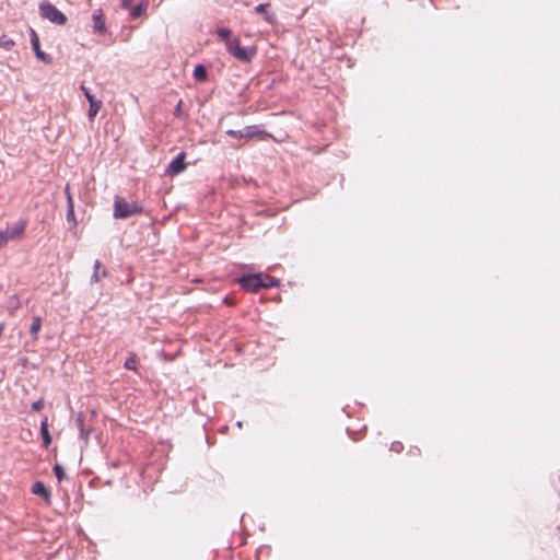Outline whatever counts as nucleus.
Instances as JSON below:
<instances>
[{
    "instance_id": "nucleus-1",
    "label": "nucleus",
    "mask_w": 560,
    "mask_h": 560,
    "mask_svg": "<svg viewBox=\"0 0 560 560\" xmlns=\"http://www.w3.org/2000/svg\"><path fill=\"white\" fill-rule=\"evenodd\" d=\"M242 289L249 292H257L260 289H267L278 285V280L265 273H254L243 276L238 279Z\"/></svg>"
},
{
    "instance_id": "nucleus-2",
    "label": "nucleus",
    "mask_w": 560,
    "mask_h": 560,
    "mask_svg": "<svg viewBox=\"0 0 560 560\" xmlns=\"http://www.w3.org/2000/svg\"><path fill=\"white\" fill-rule=\"evenodd\" d=\"M137 202H127L122 197L116 196L114 200V218L126 219L142 212Z\"/></svg>"
},
{
    "instance_id": "nucleus-3",
    "label": "nucleus",
    "mask_w": 560,
    "mask_h": 560,
    "mask_svg": "<svg viewBox=\"0 0 560 560\" xmlns=\"http://www.w3.org/2000/svg\"><path fill=\"white\" fill-rule=\"evenodd\" d=\"M225 48L235 59L242 62H249L256 55V48L241 47L238 38L234 37L225 44Z\"/></svg>"
},
{
    "instance_id": "nucleus-4",
    "label": "nucleus",
    "mask_w": 560,
    "mask_h": 560,
    "mask_svg": "<svg viewBox=\"0 0 560 560\" xmlns=\"http://www.w3.org/2000/svg\"><path fill=\"white\" fill-rule=\"evenodd\" d=\"M39 12L44 19L54 24L65 25L67 23V16L48 1L39 3Z\"/></svg>"
},
{
    "instance_id": "nucleus-5",
    "label": "nucleus",
    "mask_w": 560,
    "mask_h": 560,
    "mask_svg": "<svg viewBox=\"0 0 560 560\" xmlns=\"http://www.w3.org/2000/svg\"><path fill=\"white\" fill-rule=\"evenodd\" d=\"M30 37L31 45L36 58L47 65L51 63L52 58L40 49L38 35L33 28L30 30Z\"/></svg>"
},
{
    "instance_id": "nucleus-6",
    "label": "nucleus",
    "mask_w": 560,
    "mask_h": 560,
    "mask_svg": "<svg viewBox=\"0 0 560 560\" xmlns=\"http://www.w3.org/2000/svg\"><path fill=\"white\" fill-rule=\"evenodd\" d=\"M186 154L180 152L167 166L166 173L171 176L182 173L186 168Z\"/></svg>"
},
{
    "instance_id": "nucleus-7",
    "label": "nucleus",
    "mask_w": 560,
    "mask_h": 560,
    "mask_svg": "<svg viewBox=\"0 0 560 560\" xmlns=\"http://www.w3.org/2000/svg\"><path fill=\"white\" fill-rule=\"evenodd\" d=\"M31 491L35 495L42 497L45 501L49 502L50 500V491L49 489L42 482L36 481L32 485Z\"/></svg>"
},
{
    "instance_id": "nucleus-8",
    "label": "nucleus",
    "mask_w": 560,
    "mask_h": 560,
    "mask_svg": "<svg viewBox=\"0 0 560 560\" xmlns=\"http://www.w3.org/2000/svg\"><path fill=\"white\" fill-rule=\"evenodd\" d=\"M26 228V221L22 220L18 223H15L12 228L7 229L5 231H9V238L10 240H19L22 237L24 231Z\"/></svg>"
},
{
    "instance_id": "nucleus-9",
    "label": "nucleus",
    "mask_w": 560,
    "mask_h": 560,
    "mask_svg": "<svg viewBox=\"0 0 560 560\" xmlns=\"http://www.w3.org/2000/svg\"><path fill=\"white\" fill-rule=\"evenodd\" d=\"M93 30L97 33H105V20L101 10L93 13Z\"/></svg>"
},
{
    "instance_id": "nucleus-10",
    "label": "nucleus",
    "mask_w": 560,
    "mask_h": 560,
    "mask_svg": "<svg viewBox=\"0 0 560 560\" xmlns=\"http://www.w3.org/2000/svg\"><path fill=\"white\" fill-rule=\"evenodd\" d=\"M271 137L265 130L260 129L258 126H247L244 129V138L252 139L254 137Z\"/></svg>"
},
{
    "instance_id": "nucleus-11",
    "label": "nucleus",
    "mask_w": 560,
    "mask_h": 560,
    "mask_svg": "<svg viewBox=\"0 0 560 560\" xmlns=\"http://www.w3.org/2000/svg\"><path fill=\"white\" fill-rule=\"evenodd\" d=\"M40 435L44 447H48L51 443V436L48 430V419L45 417L40 422Z\"/></svg>"
},
{
    "instance_id": "nucleus-12",
    "label": "nucleus",
    "mask_w": 560,
    "mask_h": 560,
    "mask_svg": "<svg viewBox=\"0 0 560 560\" xmlns=\"http://www.w3.org/2000/svg\"><path fill=\"white\" fill-rule=\"evenodd\" d=\"M77 427L80 431V438L83 440H88L90 435V429H85L84 425V415L82 412L78 413L75 418Z\"/></svg>"
},
{
    "instance_id": "nucleus-13",
    "label": "nucleus",
    "mask_w": 560,
    "mask_h": 560,
    "mask_svg": "<svg viewBox=\"0 0 560 560\" xmlns=\"http://www.w3.org/2000/svg\"><path fill=\"white\" fill-rule=\"evenodd\" d=\"M107 276V271L105 268H102L101 261L95 260L94 261V271L92 275V281L98 282L102 278H105Z\"/></svg>"
},
{
    "instance_id": "nucleus-14",
    "label": "nucleus",
    "mask_w": 560,
    "mask_h": 560,
    "mask_svg": "<svg viewBox=\"0 0 560 560\" xmlns=\"http://www.w3.org/2000/svg\"><path fill=\"white\" fill-rule=\"evenodd\" d=\"M269 5H270L269 3H260V4L255 7V12L258 13V14L264 15V19L268 23L272 24L275 22V16L267 12V8Z\"/></svg>"
},
{
    "instance_id": "nucleus-15",
    "label": "nucleus",
    "mask_w": 560,
    "mask_h": 560,
    "mask_svg": "<svg viewBox=\"0 0 560 560\" xmlns=\"http://www.w3.org/2000/svg\"><path fill=\"white\" fill-rule=\"evenodd\" d=\"M147 8H148V2L147 1H141L137 5H135L132 8L130 7L129 8L130 16L132 19H137V18L141 16L142 13L147 10Z\"/></svg>"
},
{
    "instance_id": "nucleus-16",
    "label": "nucleus",
    "mask_w": 560,
    "mask_h": 560,
    "mask_svg": "<svg viewBox=\"0 0 560 560\" xmlns=\"http://www.w3.org/2000/svg\"><path fill=\"white\" fill-rule=\"evenodd\" d=\"M89 104H90V107H89L88 116L92 120L97 115L98 110L101 109L102 102L98 100H94V101H91Z\"/></svg>"
},
{
    "instance_id": "nucleus-17",
    "label": "nucleus",
    "mask_w": 560,
    "mask_h": 560,
    "mask_svg": "<svg viewBox=\"0 0 560 560\" xmlns=\"http://www.w3.org/2000/svg\"><path fill=\"white\" fill-rule=\"evenodd\" d=\"M194 77L197 81H205L207 79V69L202 65L196 66Z\"/></svg>"
},
{
    "instance_id": "nucleus-18",
    "label": "nucleus",
    "mask_w": 560,
    "mask_h": 560,
    "mask_svg": "<svg viewBox=\"0 0 560 560\" xmlns=\"http://www.w3.org/2000/svg\"><path fill=\"white\" fill-rule=\"evenodd\" d=\"M42 327V319L40 317L36 316L33 318V322L30 327V332L34 338H37V334L40 330Z\"/></svg>"
},
{
    "instance_id": "nucleus-19",
    "label": "nucleus",
    "mask_w": 560,
    "mask_h": 560,
    "mask_svg": "<svg viewBox=\"0 0 560 560\" xmlns=\"http://www.w3.org/2000/svg\"><path fill=\"white\" fill-rule=\"evenodd\" d=\"M217 35L220 37V39H222L224 42V44H226L229 40H231V30L230 28H225V27H222V28H218L215 31Z\"/></svg>"
},
{
    "instance_id": "nucleus-20",
    "label": "nucleus",
    "mask_w": 560,
    "mask_h": 560,
    "mask_svg": "<svg viewBox=\"0 0 560 560\" xmlns=\"http://www.w3.org/2000/svg\"><path fill=\"white\" fill-rule=\"evenodd\" d=\"M138 359L136 354H131L124 363V368L127 370L137 371Z\"/></svg>"
},
{
    "instance_id": "nucleus-21",
    "label": "nucleus",
    "mask_w": 560,
    "mask_h": 560,
    "mask_svg": "<svg viewBox=\"0 0 560 560\" xmlns=\"http://www.w3.org/2000/svg\"><path fill=\"white\" fill-rule=\"evenodd\" d=\"M14 46V40L5 35L0 36V47L10 50Z\"/></svg>"
},
{
    "instance_id": "nucleus-22",
    "label": "nucleus",
    "mask_w": 560,
    "mask_h": 560,
    "mask_svg": "<svg viewBox=\"0 0 560 560\" xmlns=\"http://www.w3.org/2000/svg\"><path fill=\"white\" fill-rule=\"evenodd\" d=\"M52 470H54V474H55L56 478L58 479V481H61L66 478V471L61 465L56 464L54 466Z\"/></svg>"
},
{
    "instance_id": "nucleus-23",
    "label": "nucleus",
    "mask_w": 560,
    "mask_h": 560,
    "mask_svg": "<svg viewBox=\"0 0 560 560\" xmlns=\"http://www.w3.org/2000/svg\"><path fill=\"white\" fill-rule=\"evenodd\" d=\"M67 221L72 222L73 226L77 225L75 214H74V205H69L67 207Z\"/></svg>"
},
{
    "instance_id": "nucleus-24",
    "label": "nucleus",
    "mask_w": 560,
    "mask_h": 560,
    "mask_svg": "<svg viewBox=\"0 0 560 560\" xmlns=\"http://www.w3.org/2000/svg\"><path fill=\"white\" fill-rule=\"evenodd\" d=\"M226 135L230 136L231 138L243 139L244 138V130L229 129V130H226Z\"/></svg>"
},
{
    "instance_id": "nucleus-25",
    "label": "nucleus",
    "mask_w": 560,
    "mask_h": 560,
    "mask_svg": "<svg viewBox=\"0 0 560 560\" xmlns=\"http://www.w3.org/2000/svg\"><path fill=\"white\" fill-rule=\"evenodd\" d=\"M8 235H9V231H5V230L0 231V248L3 247L4 245H7V243L9 241H11Z\"/></svg>"
},
{
    "instance_id": "nucleus-26",
    "label": "nucleus",
    "mask_w": 560,
    "mask_h": 560,
    "mask_svg": "<svg viewBox=\"0 0 560 560\" xmlns=\"http://www.w3.org/2000/svg\"><path fill=\"white\" fill-rule=\"evenodd\" d=\"M31 408H32L33 411L42 410L44 408V400L43 399H38V400L34 401L32 404Z\"/></svg>"
},
{
    "instance_id": "nucleus-27",
    "label": "nucleus",
    "mask_w": 560,
    "mask_h": 560,
    "mask_svg": "<svg viewBox=\"0 0 560 560\" xmlns=\"http://www.w3.org/2000/svg\"><path fill=\"white\" fill-rule=\"evenodd\" d=\"M81 90L84 93V96L86 97L88 102L96 100L95 96L90 92L89 89H86L84 85L81 86Z\"/></svg>"
},
{
    "instance_id": "nucleus-28",
    "label": "nucleus",
    "mask_w": 560,
    "mask_h": 560,
    "mask_svg": "<svg viewBox=\"0 0 560 560\" xmlns=\"http://www.w3.org/2000/svg\"><path fill=\"white\" fill-rule=\"evenodd\" d=\"M65 195H66V197H67V207H68L69 205H74V203H73L72 196H71V194H70L69 185H67V186H66V188H65Z\"/></svg>"
},
{
    "instance_id": "nucleus-29",
    "label": "nucleus",
    "mask_w": 560,
    "mask_h": 560,
    "mask_svg": "<svg viewBox=\"0 0 560 560\" xmlns=\"http://www.w3.org/2000/svg\"><path fill=\"white\" fill-rule=\"evenodd\" d=\"M180 114H182V101L178 102V104H177V106H176V108L174 110V115L175 116L179 117Z\"/></svg>"
},
{
    "instance_id": "nucleus-30",
    "label": "nucleus",
    "mask_w": 560,
    "mask_h": 560,
    "mask_svg": "<svg viewBox=\"0 0 560 560\" xmlns=\"http://www.w3.org/2000/svg\"><path fill=\"white\" fill-rule=\"evenodd\" d=\"M132 0H121V7L124 9H129Z\"/></svg>"
},
{
    "instance_id": "nucleus-31",
    "label": "nucleus",
    "mask_w": 560,
    "mask_h": 560,
    "mask_svg": "<svg viewBox=\"0 0 560 560\" xmlns=\"http://www.w3.org/2000/svg\"><path fill=\"white\" fill-rule=\"evenodd\" d=\"M237 427L242 428V422L241 421L237 422Z\"/></svg>"
}]
</instances>
